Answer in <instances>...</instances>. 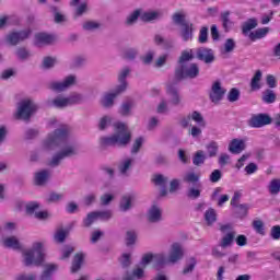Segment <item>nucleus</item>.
I'll return each instance as SVG.
<instances>
[{"label": "nucleus", "instance_id": "obj_1", "mask_svg": "<svg viewBox=\"0 0 280 280\" xmlns=\"http://www.w3.org/2000/svg\"><path fill=\"white\" fill-rule=\"evenodd\" d=\"M42 148L45 152H51L56 148H60V151L55 153L48 162L49 167H58L65 159L77 156L79 152L78 144L69 139V127L67 126H61L52 133H49Z\"/></svg>", "mask_w": 280, "mask_h": 280}, {"label": "nucleus", "instance_id": "obj_2", "mask_svg": "<svg viewBox=\"0 0 280 280\" xmlns=\"http://www.w3.org/2000/svg\"><path fill=\"white\" fill-rule=\"evenodd\" d=\"M115 133L110 137H102L100 143L102 148H126L130 143L132 136L128 130V126L124 122L114 124Z\"/></svg>", "mask_w": 280, "mask_h": 280}, {"label": "nucleus", "instance_id": "obj_3", "mask_svg": "<svg viewBox=\"0 0 280 280\" xmlns=\"http://www.w3.org/2000/svg\"><path fill=\"white\" fill-rule=\"evenodd\" d=\"M24 266H40L45 259V245L40 242L34 243L31 249L23 252Z\"/></svg>", "mask_w": 280, "mask_h": 280}, {"label": "nucleus", "instance_id": "obj_4", "mask_svg": "<svg viewBox=\"0 0 280 280\" xmlns=\"http://www.w3.org/2000/svg\"><path fill=\"white\" fill-rule=\"evenodd\" d=\"M200 75V68L198 63H186L183 66H177L175 69V80L180 82V80H195Z\"/></svg>", "mask_w": 280, "mask_h": 280}, {"label": "nucleus", "instance_id": "obj_5", "mask_svg": "<svg viewBox=\"0 0 280 280\" xmlns=\"http://www.w3.org/2000/svg\"><path fill=\"white\" fill-rule=\"evenodd\" d=\"M38 110V105L30 98L23 100L18 104L16 118L30 121L34 113Z\"/></svg>", "mask_w": 280, "mask_h": 280}, {"label": "nucleus", "instance_id": "obj_6", "mask_svg": "<svg viewBox=\"0 0 280 280\" xmlns=\"http://www.w3.org/2000/svg\"><path fill=\"white\" fill-rule=\"evenodd\" d=\"M32 36V30L25 28L21 31H12L9 34L5 35V43L10 47H16V45H21V43H25L27 38Z\"/></svg>", "mask_w": 280, "mask_h": 280}, {"label": "nucleus", "instance_id": "obj_7", "mask_svg": "<svg viewBox=\"0 0 280 280\" xmlns=\"http://www.w3.org/2000/svg\"><path fill=\"white\" fill-rule=\"evenodd\" d=\"M75 82H78V77L75 74H69L62 81H51L48 83V89L56 93H62V91H67V89L75 85Z\"/></svg>", "mask_w": 280, "mask_h": 280}, {"label": "nucleus", "instance_id": "obj_8", "mask_svg": "<svg viewBox=\"0 0 280 280\" xmlns=\"http://www.w3.org/2000/svg\"><path fill=\"white\" fill-rule=\"evenodd\" d=\"M224 95H226V89L222 86V82L215 81L209 91L210 101L212 104H220L224 100Z\"/></svg>", "mask_w": 280, "mask_h": 280}, {"label": "nucleus", "instance_id": "obj_9", "mask_svg": "<svg viewBox=\"0 0 280 280\" xmlns=\"http://www.w3.org/2000/svg\"><path fill=\"white\" fill-rule=\"evenodd\" d=\"M269 124H272V117L268 114L253 115L247 121L249 128H264V126H269Z\"/></svg>", "mask_w": 280, "mask_h": 280}, {"label": "nucleus", "instance_id": "obj_10", "mask_svg": "<svg viewBox=\"0 0 280 280\" xmlns=\"http://www.w3.org/2000/svg\"><path fill=\"white\" fill-rule=\"evenodd\" d=\"M121 93L124 92H119V89L115 88L113 92L104 94L101 98V106H103V108H113V106H115V100H117Z\"/></svg>", "mask_w": 280, "mask_h": 280}, {"label": "nucleus", "instance_id": "obj_11", "mask_svg": "<svg viewBox=\"0 0 280 280\" xmlns=\"http://www.w3.org/2000/svg\"><path fill=\"white\" fill-rule=\"evenodd\" d=\"M147 220L151 224H159L163 221V210L159 206H152L148 211Z\"/></svg>", "mask_w": 280, "mask_h": 280}, {"label": "nucleus", "instance_id": "obj_12", "mask_svg": "<svg viewBox=\"0 0 280 280\" xmlns=\"http://www.w3.org/2000/svg\"><path fill=\"white\" fill-rule=\"evenodd\" d=\"M184 255L185 249L183 248V245H180V243H174L171 247L168 261L171 264H176V261H180Z\"/></svg>", "mask_w": 280, "mask_h": 280}, {"label": "nucleus", "instance_id": "obj_13", "mask_svg": "<svg viewBox=\"0 0 280 280\" xmlns=\"http://www.w3.org/2000/svg\"><path fill=\"white\" fill-rule=\"evenodd\" d=\"M194 23L188 22V24L180 26L179 37L184 43H191V40H194Z\"/></svg>", "mask_w": 280, "mask_h": 280}, {"label": "nucleus", "instance_id": "obj_14", "mask_svg": "<svg viewBox=\"0 0 280 280\" xmlns=\"http://www.w3.org/2000/svg\"><path fill=\"white\" fill-rule=\"evenodd\" d=\"M130 69L128 67H125L120 70L119 74H118V82L119 84L116 86V89H118L119 93H126L127 89H128V81L126 80V78H128V75H130Z\"/></svg>", "mask_w": 280, "mask_h": 280}, {"label": "nucleus", "instance_id": "obj_15", "mask_svg": "<svg viewBox=\"0 0 280 280\" xmlns=\"http://www.w3.org/2000/svg\"><path fill=\"white\" fill-rule=\"evenodd\" d=\"M166 93L170 95L171 104L173 106H180V102H183V100L180 98V94L178 93V88H176V85L168 83Z\"/></svg>", "mask_w": 280, "mask_h": 280}, {"label": "nucleus", "instance_id": "obj_16", "mask_svg": "<svg viewBox=\"0 0 280 280\" xmlns=\"http://www.w3.org/2000/svg\"><path fill=\"white\" fill-rule=\"evenodd\" d=\"M197 58L206 62V65H211L213 60H215V56H213V50L209 48H199L197 50Z\"/></svg>", "mask_w": 280, "mask_h": 280}, {"label": "nucleus", "instance_id": "obj_17", "mask_svg": "<svg viewBox=\"0 0 280 280\" xmlns=\"http://www.w3.org/2000/svg\"><path fill=\"white\" fill-rule=\"evenodd\" d=\"M246 150V141L242 139H233L229 144V152L231 154H242Z\"/></svg>", "mask_w": 280, "mask_h": 280}, {"label": "nucleus", "instance_id": "obj_18", "mask_svg": "<svg viewBox=\"0 0 280 280\" xmlns=\"http://www.w3.org/2000/svg\"><path fill=\"white\" fill-rule=\"evenodd\" d=\"M56 42V36L49 35L47 33H37L35 35V45L36 47H40L42 45H51V43Z\"/></svg>", "mask_w": 280, "mask_h": 280}, {"label": "nucleus", "instance_id": "obj_19", "mask_svg": "<svg viewBox=\"0 0 280 280\" xmlns=\"http://www.w3.org/2000/svg\"><path fill=\"white\" fill-rule=\"evenodd\" d=\"M56 270H58V265L46 264L44 266V270L39 276V280H54V275H56Z\"/></svg>", "mask_w": 280, "mask_h": 280}, {"label": "nucleus", "instance_id": "obj_20", "mask_svg": "<svg viewBox=\"0 0 280 280\" xmlns=\"http://www.w3.org/2000/svg\"><path fill=\"white\" fill-rule=\"evenodd\" d=\"M51 178V171L43 170L35 173V185L38 187H43V185H47V180Z\"/></svg>", "mask_w": 280, "mask_h": 280}, {"label": "nucleus", "instance_id": "obj_21", "mask_svg": "<svg viewBox=\"0 0 280 280\" xmlns=\"http://www.w3.org/2000/svg\"><path fill=\"white\" fill-rule=\"evenodd\" d=\"M132 209V195H125L121 197L119 202V211L126 213Z\"/></svg>", "mask_w": 280, "mask_h": 280}, {"label": "nucleus", "instance_id": "obj_22", "mask_svg": "<svg viewBox=\"0 0 280 280\" xmlns=\"http://www.w3.org/2000/svg\"><path fill=\"white\" fill-rule=\"evenodd\" d=\"M132 163H135V159L127 158L125 160H121L118 170L122 176H128V172H130V167H132Z\"/></svg>", "mask_w": 280, "mask_h": 280}, {"label": "nucleus", "instance_id": "obj_23", "mask_svg": "<svg viewBox=\"0 0 280 280\" xmlns=\"http://www.w3.org/2000/svg\"><path fill=\"white\" fill-rule=\"evenodd\" d=\"M191 60H194V50H184L182 51V55L178 59V67H182L183 65H189V61Z\"/></svg>", "mask_w": 280, "mask_h": 280}, {"label": "nucleus", "instance_id": "obj_24", "mask_svg": "<svg viewBox=\"0 0 280 280\" xmlns=\"http://www.w3.org/2000/svg\"><path fill=\"white\" fill-rule=\"evenodd\" d=\"M269 32V27L257 28L256 31L249 33L248 36L250 40H259L260 38H265Z\"/></svg>", "mask_w": 280, "mask_h": 280}, {"label": "nucleus", "instance_id": "obj_25", "mask_svg": "<svg viewBox=\"0 0 280 280\" xmlns=\"http://www.w3.org/2000/svg\"><path fill=\"white\" fill-rule=\"evenodd\" d=\"M261 78H262L261 70H257L250 81L252 91H259V89H261V83H260Z\"/></svg>", "mask_w": 280, "mask_h": 280}, {"label": "nucleus", "instance_id": "obj_26", "mask_svg": "<svg viewBox=\"0 0 280 280\" xmlns=\"http://www.w3.org/2000/svg\"><path fill=\"white\" fill-rule=\"evenodd\" d=\"M161 16H163V14H161V12L159 11H149V12H144L141 15V21H144L145 23H150L151 21H159Z\"/></svg>", "mask_w": 280, "mask_h": 280}, {"label": "nucleus", "instance_id": "obj_27", "mask_svg": "<svg viewBox=\"0 0 280 280\" xmlns=\"http://www.w3.org/2000/svg\"><path fill=\"white\" fill-rule=\"evenodd\" d=\"M235 235H237L236 232H229L226 235H224L219 244L221 248H229L231 244H233V240H235Z\"/></svg>", "mask_w": 280, "mask_h": 280}, {"label": "nucleus", "instance_id": "obj_28", "mask_svg": "<svg viewBox=\"0 0 280 280\" xmlns=\"http://www.w3.org/2000/svg\"><path fill=\"white\" fill-rule=\"evenodd\" d=\"M220 145L218 144V142L215 141H210L207 145H206V150H207V154L209 159H213L215 156H218V150H219Z\"/></svg>", "mask_w": 280, "mask_h": 280}, {"label": "nucleus", "instance_id": "obj_29", "mask_svg": "<svg viewBox=\"0 0 280 280\" xmlns=\"http://www.w3.org/2000/svg\"><path fill=\"white\" fill-rule=\"evenodd\" d=\"M231 12L225 11L221 14L222 26L225 32H229L233 27V22L231 21Z\"/></svg>", "mask_w": 280, "mask_h": 280}, {"label": "nucleus", "instance_id": "obj_30", "mask_svg": "<svg viewBox=\"0 0 280 280\" xmlns=\"http://www.w3.org/2000/svg\"><path fill=\"white\" fill-rule=\"evenodd\" d=\"M83 262H84V254H75L72 261L71 272H78V270L82 268Z\"/></svg>", "mask_w": 280, "mask_h": 280}, {"label": "nucleus", "instance_id": "obj_31", "mask_svg": "<svg viewBox=\"0 0 280 280\" xmlns=\"http://www.w3.org/2000/svg\"><path fill=\"white\" fill-rule=\"evenodd\" d=\"M133 106L135 104L132 103V101L124 102L118 110L119 115H121L122 117L130 116V112L132 110Z\"/></svg>", "mask_w": 280, "mask_h": 280}, {"label": "nucleus", "instance_id": "obj_32", "mask_svg": "<svg viewBox=\"0 0 280 280\" xmlns=\"http://www.w3.org/2000/svg\"><path fill=\"white\" fill-rule=\"evenodd\" d=\"M205 161H207V155L205 154V151H197L192 158V164L197 167H200V165H205Z\"/></svg>", "mask_w": 280, "mask_h": 280}, {"label": "nucleus", "instance_id": "obj_33", "mask_svg": "<svg viewBox=\"0 0 280 280\" xmlns=\"http://www.w3.org/2000/svg\"><path fill=\"white\" fill-rule=\"evenodd\" d=\"M50 12L54 14L55 23H67V16L60 13L58 7L51 5Z\"/></svg>", "mask_w": 280, "mask_h": 280}, {"label": "nucleus", "instance_id": "obj_34", "mask_svg": "<svg viewBox=\"0 0 280 280\" xmlns=\"http://www.w3.org/2000/svg\"><path fill=\"white\" fill-rule=\"evenodd\" d=\"M261 100L265 104H275V102H277V94H275L272 90H266L262 93Z\"/></svg>", "mask_w": 280, "mask_h": 280}, {"label": "nucleus", "instance_id": "obj_35", "mask_svg": "<svg viewBox=\"0 0 280 280\" xmlns=\"http://www.w3.org/2000/svg\"><path fill=\"white\" fill-rule=\"evenodd\" d=\"M4 246H7V248H13L14 250H21V243L15 236L5 238Z\"/></svg>", "mask_w": 280, "mask_h": 280}, {"label": "nucleus", "instance_id": "obj_36", "mask_svg": "<svg viewBox=\"0 0 280 280\" xmlns=\"http://www.w3.org/2000/svg\"><path fill=\"white\" fill-rule=\"evenodd\" d=\"M51 106L55 108H67V106H69V101L65 96H57L51 101Z\"/></svg>", "mask_w": 280, "mask_h": 280}, {"label": "nucleus", "instance_id": "obj_37", "mask_svg": "<svg viewBox=\"0 0 280 280\" xmlns=\"http://www.w3.org/2000/svg\"><path fill=\"white\" fill-rule=\"evenodd\" d=\"M205 220L208 224V226H211L214 222L218 220V213H215V210L213 208L208 209L205 212Z\"/></svg>", "mask_w": 280, "mask_h": 280}, {"label": "nucleus", "instance_id": "obj_38", "mask_svg": "<svg viewBox=\"0 0 280 280\" xmlns=\"http://www.w3.org/2000/svg\"><path fill=\"white\" fill-rule=\"evenodd\" d=\"M168 180H170V177H167L163 174H156L152 178V183H154V185L156 187H165V185H167Z\"/></svg>", "mask_w": 280, "mask_h": 280}, {"label": "nucleus", "instance_id": "obj_39", "mask_svg": "<svg viewBox=\"0 0 280 280\" xmlns=\"http://www.w3.org/2000/svg\"><path fill=\"white\" fill-rule=\"evenodd\" d=\"M255 27H257V19L253 18L247 20L242 26L244 36H246L250 30H255Z\"/></svg>", "mask_w": 280, "mask_h": 280}, {"label": "nucleus", "instance_id": "obj_40", "mask_svg": "<svg viewBox=\"0 0 280 280\" xmlns=\"http://www.w3.org/2000/svg\"><path fill=\"white\" fill-rule=\"evenodd\" d=\"M58 62V59L56 57H44L42 61V69H54L56 67V63Z\"/></svg>", "mask_w": 280, "mask_h": 280}, {"label": "nucleus", "instance_id": "obj_41", "mask_svg": "<svg viewBox=\"0 0 280 280\" xmlns=\"http://www.w3.org/2000/svg\"><path fill=\"white\" fill-rule=\"evenodd\" d=\"M186 16L185 13L177 12L172 15V21L175 25H180V27H183L189 23L185 21Z\"/></svg>", "mask_w": 280, "mask_h": 280}, {"label": "nucleus", "instance_id": "obj_42", "mask_svg": "<svg viewBox=\"0 0 280 280\" xmlns=\"http://www.w3.org/2000/svg\"><path fill=\"white\" fill-rule=\"evenodd\" d=\"M234 209L238 218H246V215H248V210L250 209V206H248V203H241L234 207Z\"/></svg>", "mask_w": 280, "mask_h": 280}, {"label": "nucleus", "instance_id": "obj_43", "mask_svg": "<svg viewBox=\"0 0 280 280\" xmlns=\"http://www.w3.org/2000/svg\"><path fill=\"white\" fill-rule=\"evenodd\" d=\"M68 98V105L69 106H75V104H82L84 102V96L82 94H71Z\"/></svg>", "mask_w": 280, "mask_h": 280}, {"label": "nucleus", "instance_id": "obj_44", "mask_svg": "<svg viewBox=\"0 0 280 280\" xmlns=\"http://www.w3.org/2000/svg\"><path fill=\"white\" fill-rule=\"evenodd\" d=\"M153 260L158 270L167 264V257L164 254L153 255Z\"/></svg>", "mask_w": 280, "mask_h": 280}, {"label": "nucleus", "instance_id": "obj_45", "mask_svg": "<svg viewBox=\"0 0 280 280\" xmlns=\"http://www.w3.org/2000/svg\"><path fill=\"white\" fill-rule=\"evenodd\" d=\"M139 56V50L137 48H127L122 52V58L125 60H135Z\"/></svg>", "mask_w": 280, "mask_h": 280}, {"label": "nucleus", "instance_id": "obj_46", "mask_svg": "<svg viewBox=\"0 0 280 280\" xmlns=\"http://www.w3.org/2000/svg\"><path fill=\"white\" fill-rule=\"evenodd\" d=\"M201 194H202V184L199 183V189L194 187L189 188L187 191V197L191 198L192 200H196L200 198Z\"/></svg>", "mask_w": 280, "mask_h": 280}, {"label": "nucleus", "instance_id": "obj_47", "mask_svg": "<svg viewBox=\"0 0 280 280\" xmlns=\"http://www.w3.org/2000/svg\"><path fill=\"white\" fill-rule=\"evenodd\" d=\"M189 117L190 119H192V121H196V124H198L201 128H205V126H207L205 117H202V114H200V112H192Z\"/></svg>", "mask_w": 280, "mask_h": 280}, {"label": "nucleus", "instance_id": "obj_48", "mask_svg": "<svg viewBox=\"0 0 280 280\" xmlns=\"http://www.w3.org/2000/svg\"><path fill=\"white\" fill-rule=\"evenodd\" d=\"M82 27L85 32H95V30L102 27V24L95 21H86L83 23Z\"/></svg>", "mask_w": 280, "mask_h": 280}, {"label": "nucleus", "instance_id": "obj_49", "mask_svg": "<svg viewBox=\"0 0 280 280\" xmlns=\"http://www.w3.org/2000/svg\"><path fill=\"white\" fill-rule=\"evenodd\" d=\"M144 271L142 268H137L132 271V275L127 273L124 280L143 279Z\"/></svg>", "mask_w": 280, "mask_h": 280}, {"label": "nucleus", "instance_id": "obj_50", "mask_svg": "<svg viewBox=\"0 0 280 280\" xmlns=\"http://www.w3.org/2000/svg\"><path fill=\"white\" fill-rule=\"evenodd\" d=\"M209 40V27L202 26L199 31L198 43L205 45Z\"/></svg>", "mask_w": 280, "mask_h": 280}, {"label": "nucleus", "instance_id": "obj_51", "mask_svg": "<svg viewBox=\"0 0 280 280\" xmlns=\"http://www.w3.org/2000/svg\"><path fill=\"white\" fill-rule=\"evenodd\" d=\"M97 220L108 221L113 218V210L94 211Z\"/></svg>", "mask_w": 280, "mask_h": 280}, {"label": "nucleus", "instance_id": "obj_52", "mask_svg": "<svg viewBox=\"0 0 280 280\" xmlns=\"http://www.w3.org/2000/svg\"><path fill=\"white\" fill-rule=\"evenodd\" d=\"M15 56L19 60H27L30 58L31 54L30 50L25 47H20L15 50Z\"/></svg>", "mask_w": 280, "mask_h": 280}, {"label": "nucleus", "instance_id": "obj_53", "mask_svg": "<svg viewBox=\"0 0 280 280\" xmlns=\"http://www.w3.org/2000/svg\"><path fill=\"white\" fill-rule=\"evenodd\" d=\"M253 229L258 233V235H266V231L264 229V221L261 220H254L253 223Z\"/></svg>", "mask_w": 280, "mask_h": 280}, {"label": "nucleus", "instance_id": "obj_54", "mask_svg": "<svg viewBox=\"0 0 280 280\" xmlns=\"http://www.w3.org/2000/svg\"><path fill=\"white\" fill-rule=\"evenodd\" d=\"M139 16H141V11L139 10L130 13L126 20L127 25H135V23H137V21L139 20Z\"/></svg>", "mask_w": 280, "mask_h": 280}, {"label": "nucleus", "instance_id": "obj_55", "mask_svg": "<svg viewBox=\"0 0 280 280\" xmlns=\"http://www.w3.org/2000/svg\"><path fill=\"white\" fill-rule=\"evenodd\" d=\"M112 122H113V117L104 116L100 120L98 129L100 130H106V128H108V126H110Z\"/></svg>", "mask_w": 280, "mask_h": 280}, {"label": "nucleus", "instance_id": "obj_56", "mask_svg": "<svg viewBox=\"0 0 280 280\" xmlns=\"http://www.w3.org/2000/svg\"><path fill=\"white\" fill-rule=\"evenodd\" d=\"M224 54H231L235 49V39L228 38L223 45Z\"/></svg>", "mask_w": 280, "mask_h": 280}, {"label": "nucleus", "instance_id": "obj_57", "mask_svg": "<svg viewBox=\"0 0 280 280\" xmlns=\"http://www.w3.org/2000/svg\"><path fill=\"white\" fill-rule=\"evenodd\" d=\"M270 194L277 196L280 191V179H272L269 185Z\"/></svg>", "mask_w": 280, "mask_h": 280}, {"label": "nucleus", "instance_id": "obj_58", "mask_svg": "<svg viewBox=\"0 0 280 280\" xmlns=\"http://www.w3.org/2000/svg\"><path fill=\"white\" fill-rule=\"evenodd\" d=\"M240 100V90L236 88H232L228 93V102H237Z\"/></svg>", "mask_w": 280, "mask_h": 280}, {"label": "nucleus", "instance_id": "obj_59", "mask_svg": "<svg viewBox=\"0 0 280 280\" xmlns=\"http://www.w3.org/2000/svg\"><path fill=\"white\" fill-rule=\"evenodd\" d=\"M126 242H127V246H132L135 242H137V232L132 230L127 231Z\"/></svg>", "mask_w": 280, "mask_h": 280}, {"label": "nucleus", "instance_id": "obj_60", "mask_svg": "<svg viewBox=\"0 0 280 280\" xmlns=\"http://www.w3.org/2000/svg\"><path fill=\"white\" fill-rule=\"evenodd\" d=\"M65 198L63 194H57V192H50L48 197L46 198V202L51 203V202H60Z\"/></svg>", "mask_w": 280, "mask_h": 280}, {"label": "nucleus", "instance_id": "obj_61", "mask_svg": "<svg viewBox=\"0 0 280 280\" xmlns=\"http://www.w3.org/2000/svg\"><path fill=\"white\" fill-rule=\"evenodd\" d=\"M67 235H69L68 231L58 230L55 234V241H57L58 244H62L67 240Z\"/></svg>", "mask_w": 280, "mask_h": 280}, {"label": "nucleus", "instance_id": "obj_62", "mask_svg": "<svg viewBox=\"0 0 280 280\" xmlns=\"http://www.w3.org/2000/svg\"><path fill=\"white\" fill-rule=\"evenodd\" d=\"M95 220H97V214L94 212H90L86 218L83 220V226H85L86 229H89V226H91V224H93V222H95Z\"/></svg>", "mask_w": 280, "mask_h": 280}, {"label": "nucleus", "instance_id": "obj_63", "mask_svg": "<svg viewBox=\"0 0 280 280\" xmlns=\"http://www.w3.org/2000/svg\"><path fill=\"white\" fill-rule=\"evenodd\" d=\"M143 145V138L139 137L135 140L132 148H131V154H139V150H141Z\"/></svg>", "mask_w": 280, "mask_h": 280}, {"label": "nucleus", "instance_id": "obj_64", "mask_svg": "<svg viewBox=\"0 0 280 280\" xmlns=\"http://www.w3.org/2000/svg\"><path fill=\"white\" fill-rule=\"evenodd\" d=\"M15 280H38L36 273H21Z\"/></svg>", "mask_w": 280, "mask_h": 280}]
</instances>
